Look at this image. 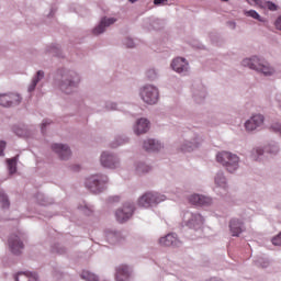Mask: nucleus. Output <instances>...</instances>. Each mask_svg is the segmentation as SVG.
Instances as JSON below:
<instances>
[{"label":"nucleus","instance_id":"nucleus-18","mask_svg":"<svg viewBox=\"0 0 281 281\" xmlns=\"http://www.w3.org/2000/svg\"><path fill=\"white\" fill-rule=\"evenodd\" d=\"M142 27L145 32L161 30L164 27V21L157 18H145L142 22Z\"/></svg>","mask_w":281,"mask_h":281},{"label":"nucleus","instance_id":"nucleus-1","mask_svg":"<svg viewBox=\"0 0 281 281\" xmlns=\"http://www.w3.org/2000/svg\"><path fill=\"white\" fill-rule=\"evenodd\" d=\"M82 82V76L71 68H58L55 72L53 85L55 89H58L64 95H74L76 89L80 87Z\"/></svg>","mask_w":281,"mask_h":281},{"label":"nucleus","instance_id":"nucleus-4","mask_svg":"<svg viewBox=\"0 0 281 281\" xmlns=\"http://www.w3.org/2000/svg\"><path fill=\"white\" fill-rule=\"evenodd\" d=\"M106 186H109V176L104 173L92 175L86 179V188L93 194L104 192Z\"/></svg>","mask_w":281,"mask_h":281},{"label":"nucleus","instance_id":"nucleus-16","mask_svg":"<svg viewBox=\"0 0 281 281\" xmlns=\"http://www.w3.org/2000/svg\"><path fill=\"white\" fill-rule=\"evenodd\" d=\"M201 146V138L199 135L193 136L191 139H186L180 143L178 150L180 153H192L193 150H196Z\"/></svg>","mask_w":281,"mask_h":281},{"label":"nucleus","instance_id":"nucleus-53","mask_svg":"<svg viewBox=\"0 0 281 281\" xmlns=\"http://www.w3.org/2000/svg\"><path fill=\"white\" fill-rule=\"evenodd\" d=\"M91 212H92V210L89 209V207H87V206L83 209V213H85V214H89V213H91Z\"/></svg>","mask_w":281,"mask_h":281},{"label":"nucleus","instance_id":"nucleus-39","mask_svg":"<svg viewBox=\"0 0 281 281\" xmlns=\"http://www.w3.org/2000/svg\"><path fill=\"white\" fill-rule=\"evenodd\" d=\"M105 109L106 111H120V108L117 106V103L113 101H106L105 102Z\"/></svg>","mask_w":281,"mask_h":281},{"label":"nucleus","instance_id":"nucleus-6","mask_svg":"<svg viewBox=\"0 0 281 281\" xmlns=\"http://www.w3.org/2000/svg\"><path fill=\"white\" fill-rule=\"evenodd\" d=\"M138 95L145 104L153 106L159 102V88L154 85H145L139 88Z\"/></svg>","mask_w":281,"mask_h":281},{"label":"nucleus","instance_id":"nucleus-44","mask_svg":"<svg viewBox=\"0 0 281 281\" xmlns=\"http://www.w3.org/2000/svg\"><path fill=\"white\" fill-rule=\"evenodd\" d=\"M266 8H268V10H270L271 12H276L278 10V5L273 2H267Z\"/></svg>","mask_w":281,"mask_h":281},{"label":"nucleus","instance_id":"nucleus-54","mask_svg":"<svg viewBox=\"0 0 281 281\" xmlns=\"http://www.w3.org/2000/svg\"><path fill=\"white\" fill-rule=\"evenodd\" d=\"M48 16H54V10L50 11Z\"/></svg>","mask_w":281,"mask_h":281},{"label":"nucleus","instance_id":"nucleus-38","mask_svg":"<svg viewBox=\"0 0 281 281\" xmlns=\"http://www.w3.org/2000/svg\"><path fill=\"white\" fill-rule=\"evenodd\" d=\"M280 147L276 143L266 146V153H269L270 155H278Z\"/></svg>","mask_w":281,"mask_h":281},{"label":"nucleus","instance_id":"nucleus-35","mask_svg":"<svg viewBox=\"0 0 281 281\" xmlns=\"http://www.w3.org/2000/svg\"><path fill=\"white\" fill-rule=\"evenodd\" d=\"M0 203L3 210H8V207H10V199L8 198V194H5L4 191H0Z\"/></svg>","mask_w":281,"mask_h":281},{"label":"nucleus","instance_id":"nucleus-7","mask_svg":"<svg viewBox=\"0 0 281 281\" xmlns=\"http://www.w3.org/2000/svg\"><path fill=\"white\" fill-rule=\"evenodd\" d=\"M99 162L102 168H106L108 170H117V168L122 166L120 157L115 153L109 150H103L100 154Z\"/></svg>","mask_w":281,"mask_h":281},{"label":"nucleus","instance_id":"nucleus-20","mask_svg":"<svg viewBox=\"0 0 281 281\" xmlns=\"http://www.w3.org/2000/svg\"><path fill=\"white\" fill-rule=\"evenodd\" d=\"M245 229V222L241 218L233 217L229 221V232L232 236L238 238V236H240Z\"/></svg>","mask_w":281,"mask_h":281},{"label":"nucleus","instance_id":"nucleus-17","mask_svg":"<svg viewBox=\"0 0 281 281\" xmlns=\"http://www.w3.org/2000/svg\"><path fill=\"white\" fill-rule=\"evenodd\" d=\"M188 201L191 203V205H198L199 207H210V205L213 203L212 198L201 195L199 193L189 195Z\"/></svg>","mask_w":281,"mask_h":281},{"label":"nucleus","instance_id":"nucleus-29","mask_svg":"<svg viewBox=\"0 0 281 281\" xmlns=\"http://www.w3.org/2000/svg\"><path fill=\"white\" fill-rule=\"evenodd\" d=\"M145 76H146L147 80L153 82V81L157 80V78H159V70L157 68H149L146 70Z\"/></svg>","mask_w":281,"mask_h":281},{"label":"nucleus","instance_id":"nucleus-47","mask_svg":"<svg viewBox=\"0 0 281 281\" xmlns=\"http://www.w3.org/2000/svg\"><path fill=\"white\" fill-rule=\"evenodd\" d=\"M274 27L281 32V15L274 21Z\"/></svg>","mask_w":281,"mask_h":281},{"label":"nucleus","instance_id":"nucleus-15","mask_svg":"<svg viewBox=\"0 0 281 281\" xmlns=\"http://www.w3.org/2000/svg\"><path fill=\"white\" fill-rule=\"evenodd\" d=\"M133 212H135V206L133 203L127 202L123 205L122 209H119L115 213L116 221L119 223H126L133 216Z\"/></svg>","mask_w":281,"mask_h":281},{"label":"nucleus","instance_id":"nucleus-48","mask_svg":"<svg viewBox=\"0 0 281 281\" xmlns=\"http://www.w3.org/2000/svg\"><path fill=\"white\" fill-rule=\"evenodd\" d=\"M3 150H5V142L0 140V157H3Z\"/></svg>","mask_w":281,"mask_h":281},{"label":"nucleus","instance_id":"nucleus-40","mask_svg":"<svg viewBox=\"0 0 281 281\" xmlns=\"http://www.w3.org/2000/svg\"><path fill=\"white\" fill-rule=\"evenodd\" d=\"M123 45H125V47H127L128 49H133V47H135V41H133V38L131 37H125L123 40Z\"/></svg>","mask_w":281,"mask_h":281},{"label":"nucleus","instance_id":"nucleus-41","mask_svg":"<svg viewBox=\"0 0 281 281\" xmlns=\"http://www.w3.org/2000/svg\"><path fill=\"white\" fill-rule=\"evenodd\" d=\"M128 139L126 138H117L115 143H112V148H117L119 146H122V144H126Z\"/></svg>","mask_w":281,"mask_h":281},{"label":"nucleus","instance_id":"nucleus-10","mask_svg":"<svg viewBox=\"0 0 281 281\" xmlns=\"http://www.w3.org/2000/svg\"><path fill=\"white\" fill-rule=\"evenodd\" d=\"M117 23V18L113 16H102L98 24L92 29L91 33L93 36H100L111 27V25H115Z\"/></svg>","mask_w":281,"mask_h":281},{"label":"nucleus","instance_id":"nucleus-27","mask_svg":"<svg viewBox=\"0 0 281 281\" xmlns=\"http://www.w3.org/2000/svg\"><path fill=\"white\" fill-rule=\"evenodd\" d=\"M214 183L222 190H227V178L223 171H218L214 177Z\"/></svg>","mask_w":281,"mask_h":281},{"label":"nucleus","instance_id":"nucleus-55","mask_svg":"<svg viewBox=\"0 0 281 281\" xmlns=\"http://www.w3.org/2000/svg\"><path fill=\"white\" fill-rule=\"evenodd\" d=\"M269 266V262L266 261L265 265L262 267H268Z\"/></svg>","mask_w":281,"mask_h":281},{"label":"nucleus","instance_id":"nucleus-21","mask_svg":"<svg viewBox=\"0 0 281 281\" xmlns=\"http://www.w3.org/2000/svg\"><path fill=\"white\" fill-rule=\"evenodd\" d=\"M142 148L146 153H159V150L164 149V144L155 138H146L143 140Z\"/></svg>","mask_w":281,"mask_h":281},{"label":"nucleus","instance_id":"nucleus-33","mask_svg":"<svg viewBox=\"0 0 281 281\" xmlns=\"http://www.w3.org/2000/svg\"><path fill=\"white\" fill-rule=\"evenodd\" d=\"M245 16H250V19H255L256 21H259L260 23H265V19L260 16L256 10H249V11H244Z\"/></svg>","mask_w":281,"mask_h":281},{"label":"nucleus","instance_id":"nucleus-26","mask_svg":"<svg viewBox=\"0 0 281 281\" xmlns=\"http://www.w3.org/2000/svg\"><path fill=\"white\" fill-rule=\"evenodd\" d=\"M15 281H38V274L32 272H19L14 276Z\"/></svg>","mask_w":281,"mask_h":281},{"label":"nucleus","instance_id":"nucleus-46","mask_svg":"<svg viewBox=\"0 0 281 281\" xmlns=\"http://www.w3.org/2000/svg\"><path fill=\"white\" fill-rule=\"evenodd\" d=\"M154 5H157V7L168 5V0H154Z\"/></svg>","mask_w":281,"mask_h":281},{"label":"nucleus","instance_id":"nucleus-49","mask_svg":"<svg viewBox=\"0 0 281 281\" xmlns=\"http://www.w3.org/2000/svg\"><path fill=\"white\" fill-rule=\"evenodd\" d=\"M110 203H117L120 201V196L114 195L109 198Z\"/></svg>","mask_w":281,"mask_h":281},{"label":"nucleus","instance_id":"nucleus-52","mask_svg":"<svg viewBox=\"0 0 281 281\" xmlns=\"http://www.w3.org/2000/svg\"><path fill=\"white\" fill-rule=\"evenodd\" d=\"M228 25L232 30H236V22H228Z\"/></svg>","mask_w":281,"mask_h":281},{"label":"nucleus","instance_id":"nucleus-12","mask_svg":"<svg viewBox=\"0 0 281 281\" xmlns=\"http://www.w3.org/2000/svg\"><path fill=\"white\" fill-rule=\"evenodd\" d=\"M265 126V115L257 113L252 114L248 120L244 123V128L251 133L254 131H258V128H262Z\"/></svg>","mask_w":281,"mask_h":281},{"label":"nucleus","instance_id":"nucleus-14","mask_svg":"<svg viewBox=\"0 0 281 281\" xmlns=\"http://www.w3.org/2000/svg\"><path fill=\"white\" fill-rule=\"evenodd\" d=\"M170 67L172 71H176V74H179L180 76H188L190 74V64L188 63V59L182 57L175 58Z\"/></svg>","mask_w":281,"mask_h":281},{"label":"nucleus","instance_id":"nucleus-36","mask_svg":"<svg viewBox=\"0 0 281 281\" xmlns=\"http://www.w3.org/2000/svg\"><path fill=\"white\" fill-rule=\"evenodd\" d=\"M262 155H265V149H262L261 147H257L251 150V159H254L255 161H258V159H260Z\"/></svg>","mask_w":281,"mask_h":281},{"label":"nucleus","instance_id":"nucleus-2","mask_svg":"<svg viewBox=\"0 0 281 281\" xmlns=\"http://www.w3.org/2000/svg\"><path fill=\"white\" fill-rule=\"evenodd\" d=\"M241 67H247L257 74H261V76H266L267 78L276 76V68L271 66L269 61L257 55L244 58L241 60Z\"/></svg>","mask_w":281,"mask_h":281},{"label":"nucleus","instance_id":"nucleus-34","mask_svg":"<svg viewBox=\"0 0 281 281\" xmlns=\"http://www.w3.org/2000/svg\"><path fill=\"white\" fill-rule=\"evenodd\" d=\"M105 238L110 245H115L120 238V235L115 232H108Z\"/></svg>","mask_w":281,"mask_h":281},{"label":"nucleus","instance_id":"nucleus-5","mask_svg":"<svg viewBox=\"0 0 281 281\" xmlns=\"http://www.w3.org/2000/svg\"><path fill=\"white\" fill-rule=\"evenodd\" d=\"M168 198L165 194H161L157 191H148L140 195L137 200V205L139 207H157L159 203H164Z\"/></svg>","mask_w":281,"mask_h":281},{"label":"nucleus","instance_id":"nucleus-19","mask_svg":"<svg viewBox=\"0 0 281 281\" xmlns=\"http://www.w3.org/2000/svg\"><path fill=\"white\" fill-rule=\"evenodd\" d=\"M133 270L127 265H120L115 268V281H131Z\"/></svg>","mask_w":281,"mask_h":281},{"label":"nucleus","instance_id":"nucleus-30","mask_svg":"<svg viewBox=\"0 0 281 281\" xmlns=\"http://www.w3.org/2000/svg\"><path fill=\"white\" fill-rule=\"evenodd\" d=\"M16 161H19V156L7 159L9 175H14V172H16Z\"/></svg>","mask_w":281,"mask_h":281},{"label":"nucleus","instance_id":"nucleus-9","mask_svg":"<svg viewBox=\"0 0 281 281\" xmlns=\"http://www.w3.org/2000/svg\"><path fill=\"white\" fill-rule=\"evenodd\" d=\"M23 102V97L16 92L0 93V106L4 109H11L12 106H19Z\"/></svg>","mask_w":281,"mask_h":281},{"label":"nucleus","instance_id":"nucleus-31","mask_svg":"<svg viewBox=\"0 0 281 281\" xmlns=\"http://www.w3.org/2000/svg\"><path fill=\"white\" fill-rule=\"evenodd\" d=\"M80 277L82 280H86V281H100V278H98V276H95L89 270H83Z\"/></svg>","mask_w":281,"mask_h":281},{"label":"nucleus","instance_id":"nucleus-32","mask_svg":"<svg viewBox=\"0 0 281 281\" xmlns=\"http://www.w3.org/2000/svg\"><path fill=\"white\" fill-rule=\"evenodd\" d=\"M13 133H15L18 137H30V130L27 127H13Z\"/></svg>","mask_w":281,"mask_h":281},{"label":"nucleus","instance_id":"nucleus-22","mask_svg":"<svg viewBox=\"0 0 281 281\" xmlns=\"http://www.w3.org/2000/svg\"><path fill=\"white\" fill-rule=\"evenodd\" d=\"M158 245L161 247H181V240L176 234H167L158 239Z\"/></svg>","mask_w":281,"mask_h":281},{"label":"nucleus","instance_id":"nucleus-24","mask_svg":"<svg viewBox=\"0 0 281 281\" xmlns=\"http://www.w3.org/2000/svg\"><path fill=\"white\" fill-rule=\"evenodd\" d=\"M192 97L198 104H201L207 98V90L203 86H195L193 87Z\"/></svg>","mask_w":281,"mask_h":281},{"label":"nucleus","instance_id":"nucleus-43","mask_svg":"<svg viewBox=\"0 0 281 281\" xmlns=\"http://www.w3.org/2000/svg\"><path fill=\"white\" fill-rule=\"evenodd\" d=\"M270 128L274 131V133H280L281 134V123H272Z\"/></svg>","mask_w":281,"mask_h":281},{"label":"nucleus","instance_id":"nucleus-23","mask_svg":"<svg viewBox=\"0 0 281 281\" xmlns=\"http://www.w3.org/2000/svg\"><path fill=\"white\" fill-rule=\"evenodd\" d=\"M135 135H144L150 131V121L148 119H138L133 127Z\"/></svg>","mask_w":281,"mask_h":281},{"label":"nucleus","instance_id":"nucleus-50","mask_svg":"<svg viewBox=\"0 0 281 281\" xmlns=\"http://www.w3.org/2000/svg\"><path fill=\"white\" fill-rule=\"evenodd\" d=\"M249 5H258V0H246Z\"/></svg>","mask_w":281,"mask_h":281},{"label":"nucleus","instance_id":"nucleus-56","mask_svg":"<svg viewBox=\"0 0 281 281\" xmlns=\"http://www.w3.org/2000/svg\"><path fill=\"white\" fill-rule=\"evenodd\" d=\"M222 1L227 2V1H229V0H222Z\"/></svg>","mask_w":281,"mask_h":281},{"label":"nucleus","instance_id":"nucleus-51","mask_svg":"<svg viewBox=\"0 0 281 281\" xmlns=\"http://www.w3.org/2000/svg\"><path fill=\"white\" fill-rule=\"evenodd\" d=\"M276 102L281 106V93L276 94Z\"/></svg>","mask_w":281,"mask_h":281},{"label":"nucleus","instance_id":"nucleus-28","mask_svg":"<svg viewBox=\"0 0 281 281\" xmlns=\"http://www.w3.org/2000/svg\"><path fill=\"white\" fill-rule=\"evenodd\" d=\"M135 170L137 175H146V172H150V166L146 162L138 161L135 164Z\"/></svg>","mask_w":281,"mask_h":281},{"label":"nucleus","instance_id":"nucleus-8","mask_svg":"<svg viewBox=\"0 0 281 281\" xmlns=\"http://www.w3.org/2000/svg\"><path fill=\"white\" fill-rule=\"evenodd\" d=\"M182 221L184 225L189 227V229H194L195 232L202 229L205 223V218L203 217V215H201V213H194L190 211H187L183 214Z\"/></svg>","mask_w":281,"mask_h":281},{"label":"nucleus","instance_id":"nucleus-45","mask_svg":"<svg viewBox=\"0 0 281 281\" xmlns=\"http://www.w3.org/2000/svg\"><path fill=\"white\" fill-rule=\"evenodd\" d=\"M49 124H52V121H50V120H47V119H45V120L42 122V125H41V131H42V133H45V128H47V126H49Z\"/></svg>","mask_w":281,"mask_h":281},{"label":"nucleus","instance_id":"nucleus-11","mask_svg":"<svg viewBox=\"0 0 281 281\" xmlns=\"http://www.w3.org/2000/svg\"><path fill=\"white\" fill-rule=\"evenodd\" d=\"M50 150L57 155L58 159L61 161H69L71 159V147L63 143H53L50 145Z\"/></svg>","mask_w":281,"mask_h":281},{"label":"nucleus","instance_id":"nucleus-42","mask_svg":"<svg viewBox=\"0 0 281 281\" xmlns=\"http://www.w3.org/2000/svg\"><path fill=\"white\" fill-rule=\"evenodd\" d=\"M272 245H276L277 247H281V233L272 238Z\"/></svg>","mask_w":281,"mask_h":281},{"label":"nucleus","instance_id":"nucleus-3","mask_svg":"<svg viewBox=\"0 0 281 281\" xmlns=\"http://www.w3.org/2000/svg\"><path fill=\"white\" fill-rule=\"evenodd\" d=\"M217 164H221L223 168L231 175H234L240 168V157L231 151H220L216 155Z\"/></svg>","mask_w":281,"mask_h":281},{"label":"nucleus","instance_id":"nucleus-37","mask_svg":"<svg viewBox=\"0 0 281 281\" xmlns=\"http://www.w3.org/2000/svg\"><path fill=\"white\" fill-rule=\"evenodd\" d=\"M37 201H38L40 205H52V203H53L52 199L47 198L43 193L37 194Z\"/></svg>","mask_w":281,"mask_h":281},{"label":"nucleus","instance_id":"nucleus-25","mask_svg":"<svg viewBox=\"0 0 281 281\" xmlns=\"http://www.w3.org/2000/svg\"><path fill=\"white\" fill-rule=\"evenodd\" d=\"M45 78V71L43 70H38L33 78L31 79V82L27 86V92L29 93H33V91H36V86L38 85V82H41V80H43Z\"/></svg>","mask_w":281,"mask_h":281},{"label":"nucleus","instance_id":"nucleus-13","mask_svg":"<svg viewBox=\"0 0 281 281\" xmlns=\"http://www.w3.org/2000/svg\"><path fill=\"white\" fill-rule=\"evenodd\" d=\"M22 238H23V234L21 233L12 234L9 237V240H8L9 249L14 254V256H19L25 247Z\"/></svg>","mask_w":281,"mask_h":281}]
</instances>
